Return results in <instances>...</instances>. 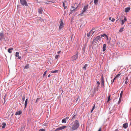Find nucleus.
Masks as SVG:
<instances>
[{
	"instance_id": "15",
	"label": "nucleus",
	"mask_w": 131,
	"mask_h": 131,
	"mask_svg": "<svg viewBox=\"0 0 131 131\" xmlns=\"http://www.w3.org/2000/svg\"><path fill=\"white\" fill-rule=\"evenodd\" d=\"M130 9V7H127L125 8V12L126 13L128 12L129 11Z\"/></svg>"
},
{
	"instance_id": "44",
	"label": "nucleus",
	"mask_w": 131,
	"mask_h": 131,
	"mask_svg": "<svg viewBox=\"0 0 131 131\" xmlns=\"http://www.w3.org/2000/svg\"><path fill=\"white\" fill-rule=\"evenodd\" d=\"M79 97H78L77 98V99H75V100H76V103H77V102L78 101V100L79 99Z\"/></svg>"
},
{
	"instance_id": "59",
	"label": "nucleus",
	"mask_w": 131,
	"mask_h": 131,
	"mask_svg": "<svg viewBox=\"0 0 131 131\" xmlns=\"http://www.w3.org/2000/svg\"><path fill=\"white\" fill-rule=\"evenodd\" d=\"M110 42V41H107V43H108Z\"/></svg>"
},
{
	"instance_id": "12",
	"label": "nucleus",
	"mask_w": 131,
	"mask_h": 131,
	"mask_svg": "<svg viewBox=\"0 0 131 131\" xmlns=\"http://www.w3.org/2000/svg\"><path fill=\"white\" fill-rule=\"evenodd\" d=\"M101 39V37L100 36H97L94 40H93V41H95L96 40L97 41H100Z\"/></svg>"
},
{
	"instance_id": "39",
	"label": "nucleus",
	"mask_w": 131,
	"mask_h": 131,
	"mask_svg": "<svg viewBox=\"0 0 131 131\" xmlns=\"http://www.w3.org/2000/svg\"><path fill=\"white\" fill-rule=\"evenodd\" d=\"M121 98H120V97L119 99V101H118V104H119L120 103V102H121Z\"/></svg>"
},
{
	"instance_id": "31",
	"label": "nucleus",
	"mask_w": 131,
	"mask_h": 131,
	"mask_svg": "<svg viewBox=\"0 0 131 131\" xmlns=\"http://www.w3.org/2000/svg\"><path fill=\"white\" fill-rule=\"evenodd\" d=\"M110 96L111 95H110L108 96V100L107 101V103L110 100Z\"/></svg>"
},
{
	"instance_id": "34",
	"label": "nucleus",
	"mask_w": 131,
	"mask_h": 131,
	"mask_svg": "<svg viewBox=\"0 0 131 131\" xmlns=\"http://www.w3.org/2000/svg\"><path fill=\"white\" fill-rule=\"evenodd\" d=\"M123 91H122L121 93H120V98H122V95H123Z\"/></svg>"
},
{
	"instance_id": "4",
	"label": "nucleus",
	"mask_w": 131,
	"mask_h": 131,
	"mask_svg": "<svg viewBox=\"0 0 131 131\" xmlns=\"http://www.w3.org/2000/svg\"><path fill=\"white\" fill-rule=\"evenodd\" d=\"M20 2L21 5L23 6H28L27 2L26 0H20Z\"/></svg>"
},
{
	"instance_id": "56",
	"label": "nucleus",
	"mask_w": 131,
	"mask_h": 131,
	"mask_svg": "<svg viewBox=\"0 0 131 131\" xmlns=\"http://www.w3.org/2000/svg\"><path fill=\"white\" fill-rule=\"evenodd\" d=\"M98 131H101V128L99 129Z\"/></svg>"
},
{
	"instance_id": "47",
	"label": "nucleus",
	"mask_w": 131,
	"mask_h": 131,
	"mask_svg": "<svg viewBox=\"0 0 131 131\" xmlns=\"http://www.w3.org/2000/svg\"><path fill=\"white\" fill-rule=\"evenodd\" d=\"M39 99H37L36 101V102H38L39 101Z\"/></svg>"
},
{
	"instance_id": "57",
	"label": "nucleus",
	"mask_w": 131,
	"mask_h": 131,
	"mask_svg": "<svg viewBox=\"0 0 131 131\" xmlns=\"http://www.w3.org/2000/svg\"><path fill=\"white\" fill-rule=\"evenodd\" d=\"M109 20H111V17H110L109 18Z\"/></svg>"
},
{
	"instance_id": "23",
	"label": "nucleus",
	"mask_w": 131,
	"mask_h": 131,
	"mask_svg": "<svg viewBox=\"0 0 131 131\" xmlns=\"http://www.w3.org/2000/svg\"><path fill=\"white\" fill-rule=\"evenodd\" d=\"M121 73H119L114 78V79H116L117 78H118V77H119L121 75Z\"/></svg>"
},
{
	"instance_id": "16",
	"label": "nucleus",
	"mask_w": 131,
	"mask_h": 131,
	"mask_svg": "<svg viewBox=\"0 0 131 131\" xmlns=\"http://www.w3.org/2000/svg\"><path fill=\"white\" fill-rule=\"evenodd\" d=\"M77 7L75 8V9H72L71 8V12H70V14H72L73 12H74L75 10L77 9Z\"/></svg>"
},
{
	"instance_id": "35",
	"label": "nucleus",
	"mask_w": 131,
	"mask_h": 131,
	"mask_svg": "<svg viewBox=\"0 0 131 131\" xmlns=\"http://www.w3.org/2000/svg\"><path fill=\"white\" fill-rule=\"evenodd\" d=\"M96 92V91L95 90H94V91H93V93L92 95V96H93L94 95L95 93Z\"/></svg>"
},
{
	"instance_id": "22",
	"label": "nucleus",
	"mask_w": 131,
	"mask_h": 131,
	"mask_svg": "<svg viewBox=\"0 0 131 131\" xmlns=\"http://www.w3.org/2000/svg\"><path fill=\"white\" fill-rule=\"evenodd\" d=\"M2 124L3 125V126H2V128H5V126L6 125V124L5 123H2Z\"/></svg>"
},
{
	"instance_id": "5",
	"label": "nucleus",
	"mask_w": 131,
	"mask_h": 131,
	"mask_svg": "<svg viewBox=\"0 0 131 131\" xmlns=\"http://www.w3.org/2000/svg\"><path fill=\"white\" fill-rule=\"evenodd\" d=\"M5 37L3 32L0 33V40L2 41L5 40Z\"/></svg>"
},
{
	"instance_id": "28",
	"label": "nucleus",
	"mask_w": 131,
	"mask_h": 131,
	"mask_svg": "<svg viewBox=\"0 0 131 131\" xmlns=\"http://www.w3.org/2000/svg\"><path fill=\"white\" fill-rule=\"evenodd\" d=\"M58 70H56L54 71H52L51 72V73H57L58 72Z\"/></svg>"
},
{
	"instance_id": "20",
	"label": "nucleus",
	"mask_w": 131,
	"mask_h": 131,
	"mask_svg": "<svg viewBox=\"0 0 131 131\" xmlns=\"http://www.w3.org/2000/svg\"><path fill=\"white\" fill-rule=\"evenodd\" d=\"M6 96H7L6 94L5 95L4 97H3V99L4 100V102H3V103L4 104H5V102H6V100L5 99L6 98Z\"/></svg>"
},
{
	"instance_id": "46",
	"label": "nucleus",
	"mask_w": 131,
	"mask_h": 131,
	"mask_svg": "<svg viewBox=\"0 0 131 131\" xmlns=\"http://www.w3.org/2000/svg\"><path fill=\"white\" fill-rule=\"evenodd\" d=\"M69 117H66V118H64L67 121L69 119Z\"/></svg>"
},
{
	"instance_id": "7",
	"label": "nucleus",
	"mask_w": 131,
	"mask_h": 131,
	"mask_svg": "<svg viewBox=\"0 0 131 131\" xmlns=\"http://www.w3.org/2000/svg\"><path fill=\"white\" fill-rule=\"evenodd\" d=\"M66 126H61L57 128L56 129H55V131H58L60 130H62L65 128H66Z\"/></svg>"
},
{
	"instance_id": "9",
	"label": "nucleus",
	"mask_w": 131,
	"mask_h": 131,
	"mask_svg": "<svg viewBox=\"0 0 131 131\" xmlns=\"http://www.w3.org/2000/svg\"><path fill=\"white\" fill-rule=\"evenodd\" d=\"M64 23L62 21V20H61L60 21V25L59 27V29L60 30L64 26Z\"/></svg>"
},
{
	"instance_id": "45",
	"label": "nucleus",
	"mask_w": 131,
	"mask_h": 131,
	"mask_svg": "<svg viewBox=\"0 0 131 131\" xmlns=\"http://www.w3.org/2000/svg\"><path fill=\"white\" fill-rule=\"evenodd\" d=\"M115 20V19L114 18H113L111 20V21L112 22H114V21Z\"/></svg>"
},
{
	"instance_id": "58",
	"label": "nucleus",
	"mask_w": 131,
	"mask_h": 131,
	"mask_svg": "<svg viewBox=\"0 0 131 131\" xmlns=\"http://www.w3.org/2000/svg\"><path fill=\"white\" fill-rule=\"evenodd\" d=\"M99 85H98L97 86V90L98 88L99 87Z\"/></svg>"
},
{
	"instance_id": "13",
	"label": "nucleus",
	"mask_w": 131,
	"mask_h": 131,
	"mask_svg": "<svg viewBox=\"0 0 131 131\" xmlns=\"http://www.w3.org/2000/svg\"><path fill=\"white\" fill-rule=\"evenodd\" d=\"M19 53L18 52H16V54L15 55V56L17 57H18V59H20L21 58V57L20 56H19Z\"/></svg>"
},
{
	"instance_id": "18",
	"label": "nucleus",
	"mask_w": 131,
	"mask_h": 131,
	"mask_svg": "<svg viewBox=\"0 0 131 131\" xmlns=\"http://www.w3.org/2000/svg\"><path fill=\"white\" fill-rule=\"evenodd\" d=\"M22 112L21 111H19L18 112H17L16 113H15V115H19L21 114Z\"/></svg>"
},
{
	"instance_id": "21",
	"label": "nucleus",
	"mask_w": 131,
	"mask_h": 131,
	"mask_svg": "<svg viewBox=\"0 0 131 131\" xmlns=\"http://www.w3.org/2000/svg\"><path fill=\"white\" fill-rule=\"evenodd\" d=\"M28 98H27V99H26V100L25 101V107H26L27 106V101H28Z\"/></svg>"
},
{
	"instance_id": "43",
	"label": "nucleus",
	"mask_w": 131,
	"mask_h": 131,
	"mask_svg": "<svg viewBox=\"0 0 131 131\" xmlns=\"http://www.w3.org/2000/svg\"><path fill=\"white\" fill-rule=\"evenodd\" d=\"M76 117V115H73L72 117V119L75 118Z\"/></svg>"
},
{
	"instance_id": "1",
	"label": "nucleus",
	"mask_w": 131,
	"mask_h": 131,
	"mask_svg": "<svg viewBox=\"0 0 131 131\" xmlns=\"http://www.w3.org/2000/svg\"><path fill=\"white\" fill-rule=\"evenodd\" d=\"M71 127V131L77 129L79 127L80 124L78 120H76L72 123Z\"/></svg>"
},
{
	"instance_id": "2",
	"label": "nucleus",
	"mask_w": 131,
	"mask_h": 131,
	"mask_svg": "<svg viewBox=\"0 0 131 131\" xmlns=\"http://www.w3.org/2000/svg\"><path fill=\"white\" fill-rule=\"evenodd\" d=\"M121 17H122V18L121 17L119 19V21H121V25L122 26L124 24L125 22L127 21V19L126 18V17L125 16H122Z\"/></svg>"
},
{
	"instance_id": "3",
	"label": "nucleus",
	"mask_w": 131,
	"mask_h": 131,
	"mask_svg": "<svg viewBox=\"0 0 131 131\" xmlns=\"http://www.w3.org/2000/svg\"><path fill=\"white\" fill-rule=\"evenodd\" d=\"M96 31L95 30V29L93 28L90 31L87 33V36L88 37H89L91 34L92 35L95 32V33H96Z\"/></svg>"
},
{
	"instance_id": "36",
	"label": "nucleus",
	"mask_w": 131,
	"mask_h": 131,
	"mask_svg": "<svg viewBox=\"0 0 131 131\" xmlns=\"http://www.w3.org/2000/svg\"><path fill=\"white\" fill-rule=\"evenodd\" d=\"M106 36H107V35H106V34H104L102 35H101V37H106Z\"/></svg>"
},
{
	"instance_id": "10",
	"label": "nucleus",
	"mask_w": 131,
	"mask_h": 131,
	"mask_svg": "<svg viewBox=\"0 0 131 131\" xmlns=\"http://www.w3.org/2000/svg\"><path fill=\"white\" fill-rule=\"evenodd\" d=\"M101 84L102 85V86H104V78L103 75H102L101 77Z\"/></svg>"
},
{
	"instance_id": "26",
	"label": "nucleus",
	"mask_w": 131,
	"mask_h": 131,
	"mask_svg": "<svg viewBox=\"0 0 131 131\" xmlns=\"http://www.w3.org/2000/svg\"><path fill=\"white\" fill-rule=\"evenodd\" d=\"M42 11V10L41 9H39L38 10V12L39 14H41Z\"/></svg>"
},
{
	"instance_id": "6",
	"label": "nucleus",
	"mask_w": 131,
	"mask_h": 131,
	"mask_svg": "<svg viewBox=\"0 0 131 131\" xmlns=\"http://www.w3.org/2000/svg\"><path fill=\"white\" fill-rule=\"evenodd\" d=\"M88 5H86L84 6V8L82 11V13L80 14V15H81L84 13V12L86 11V10L88 9Z\"/></svg>"
},
{
	"instance_id": "19",
	"label": "nucleus",
	"mask_w": 131,
	"mask_h": 131,
	"mask_svg": "<svg viewBox=\"0 0 131 131\" xmlns=\"http://www.w3.org/2000/svg\"><path fill=\"white\" fill-rule=\"evenodd\" d=\"M13 49L12 48H9L8 50V52L10 53H11L12 52V50Z\"/></svg>"
},
{
	"instance_id": "11",
	"label": "nucleus",
	"mask_w": 131,
	"mask_h": 131,
	"mask_svg": "<svg viewBox=\"0 0 131 131\" xmlns=\"http://www.w3.org/2000/svg\"><path fill=\"white\" fill-rule=\"evenodd\" d=\"M53 2H54L53 1H51V0H49L47 1L46 2H44V3H45L46 4H49L53 3Z\"/></svg>"
},
{
	"instance_id": "53",
	"label": "nucleus",
	"mask_w": 131,
	"mask_h": 131,
	"mask_svg": "<svg viewBox=\"0 0 131 131\" xmlns=\"http://www.w3.org/2000/svg\"><path fill=\"white\" fill-rule=\"evenodd\" d=\"M64 9H66L67 8V6H64Z\"/></svg>"
},
{
	"instance_id": "14",
	"label": "nucleus",
	"mask_w": 131,
	"mask_h": 131,
	"mask_svg": "<svg viewBox=\"0 0 131 131\" xmlns=\"http://www.w3.org/2000/svg\"><path fill=\"white\" fill-rule=\"evenodd\" d=\"M106 44H103V51H104L106 50Z\"/></svg>"
},
{
	"instance_id": "38",
	"label": "nucleus",
	"mask_w": 131,
	"mask_h": 131,
	"mask_svg": "<svg viewBox=\"0 0 131 131\" xmlns=\"http://www.w3.org/2000/svg\"><path fill=\"white\" fill-rule=\"evenodd\" d=\"M59 54H58L57 55H56L55 56V58L56 59H57L58 57H59Z\"/></svg>"
},
{
	"instance_id": "51",
	"label": "nucleus",
	"mask_w": 131,
	"mask_h": 131,
	"mask_svg": "<svg viewBox=\"0 0 131 131\" xmlns=\"http://www.w3.org/2000/svg\"><path fill=\"white\" fill-rule=\"evenodd\" d=\"M105 37L107 38V39L108 40V36L107 35Z\"/></svg>"
},
{
	"instance_id": "33",
	"label": "nucleus",
	"mask_w": 131,
	"mask_h": 131,
	"mask_svg": "<svg viewBox=\"0 0 131 131\" xmlns=\"http://www.w3.org/2000/svg\"><path fill=\"white\" fill-rule=\"evenodd\" d=\"M29 67V66L28 64H27L25 67V69H27Z\"/></svg>"
},
{
	"instance_id": "54",
	"label": "nucleus",
	"mask_w": 131,
	"mask_h": 131,
	"mask_svg": "<svg viewBox=\"0 0 131 131\" xmlns=\"http://www.w3.org/2000/svg\"><path fill=\"white\" fill-rule=\"evenodd\" d=\"M118 131V129H116L114 131Z\"/></svg>"
},
{
	"instance_id": "48",
	"label": "nucleus",
	"mask_w": 131,
	"mask_h": 131,
	"mask_svg": "<svg viewBox=\"0 0 131 131\" xmlns=\"http://www.w3.org/2000/svg\"><path fill=\"white\" fill-rule=\"evenodd\" d=\"M115 79H114H114L113 80H112V83H113L114 82V80Z\"/></svg>"
},
{
	"instance_id": "50",
	"label": "nucleus",
	"mask_w": 131,
	"mask_h": 131,
	"mask_svg": "<svg viewBox=\"0 0 131 131\" xmlns=\"http://www.w3.org/2000/svg\"><path fill=\"white\" fill-rule=\"evenodd\" d=\"M97 83L98 85H99L100 84V83L99 82V81H97Z\"/></svg>"
},
{
	"instance_id": "32",
	"label": "nucleus",
	"mask_w": 131,
	"mask_h": 131,
	"mask_svg": "<svg viewBox=\"0 0 131 131\" xmlns=\"http://www.w3.org/2000/svg\"><path fill=\"white\" fill-rule=\"evenodd\" d=\"M98 2V0H94V3L95 5H96Z\"/></svg>"
},
{
	"instance_id": "55",
	"label": "nucleus",
	"mask_w": 131,
	"mask_h": 131,
	"mask_svg": "<svg viewBox=\"0 0 131 131\" xmlns=\"http://www.w3.org/2000/svg\"><path fill=\"white\" fill-rule=\"evenodd\" d=\"M50 76H51L50 74H49V75H48V77H50Z\"/></svg>"
},
{
	"instance_id": "24",
	"label": "nucleus",
	"mask_w": 131,
	"mask_h": 131,
	"mask_svg": "<svg viewBox=\"0 0 131 131\" xmlns=\"http://www.w3.org/2000/svg\"><path fill=\"white\" fill-rule=\"evenodd\" d=\"M66 122L67 121L65 119V118L63 119L62 121V123H66Z\"/></svg>"
},
{
	"instance_id": "8",
	"label": "nucleus",
	"mask_w": 131,
	"mask_h": 131,
	"mask_svg": "<svg viewBox=\"0 0 131 131\" xmlns=\"http://www.w3.org/2000/svg\"><path fill=\"white\" fill-rule=\"evenodd\" d=\"M78 56L77 53L76 54L73 56L71 57V60L72 61L75 60L78 58Z\"/></svg>"
},
{
	"instance_id": "37",
	"label": "nucleus",
	"mask_w": 131,
	"mask_h": 131,
	"mask_svg": "<svg viewBox=\"0 0 131 131\" xmlns=\"http://www.w3.org/2000/svg\"><path fill=\"white\" fill-rule=\"evenodd\" d=\"M47 71L46 70L45 72H44V73L43 74V76H44L46 75V74L47 72Z\"/></svg>"
},
{
	"instance_id": "25",
	"label": "nucleus",
	"mask_w": 131,
	"mask_h": 131,
	"mask_svg": "<svg viewBox=\"0 0 131 131\" xmlns=\"http://www.w3.org/2000/svg\"><path fill=\"white\" fill-rule=\"evenodd\" d=\"M123 29L124 28L123 27H122L120 28L119 30V31L120 32H121L123 31Z\"/></svg>"
},
{
	"instance_id": "30",
	"label": "nucleus",
	"mask_w": 131,
	"mask_h": 131,
	"mask_svg": "<svg viewBox=\"0 0 131 131\" xmlns=\"http://www.w3.org/2000/svg\"><path fill=\"white\" fill-rule=\"evenodd\" d=\"M25 94H24V95L23 96V97L22 98V100L23 101H24L25 100Z\"/></svg>"
},
{
	"instance_id": "17",
	"label": "nucleus",
	"mask_w": 131,
	"mask_h": 131,
	"mask_svg": "<svg viewBox=\"0 0 131 131\" xmlns=\"http://www.w3.org/2000/svg\"><path fill=\"white\" fill-rule=\"evenodd\" d=\"M123 127L125 129L127 128L128 127V124L127 123L124 124H123Z\"/></svg>"
},
{
	"instance_id": "49",
	"label": "nucleus",
	"mask_w": 131,
	"mask_h": 131,
	"mask_svg": "<svg viewBox=\"0 0 131 131\" xmlns=\"http://www.w3.org/2000/svg\"><path fill=\"white\" fill-rule=\"evenodd\" d=\"M75 7H74V6H72L71 7V8L72 9H75Z\"/></svg>"
},
{
	"instance_id": "29",
	"label": "nucleus",
	"mask_w": 131,
	"mask_h": 131,
	"mask_svg": "<svg viewBox=\"0 0 131 131\" xmlns=\"http://www.w3.org/2000/svg\"><path fill=\"white\" fill-rule=\"evenodd\" d=\"M88 66V65L87 64H85L84 65V66L83 67V69L86 70V67Z\"/></svg>"
},
{
	"instance_id": "52",
	"label": "nucleus",
	"mask_w": 131,
	"mask_h": 131,
	"mask_svg": "<svg viewBox=\"0 0 131 131\" xmlns=\"http://www.w3.org/2000/svg\"><path fill=\"white\" fill-rule=\"evenodd\" d=\"M65 4L64 2H63V6L64 7L65 6Z\"/></svg>"
},
{
	"instance_id": "40",
	"label": "nucleus",
	"mask_w": 131,
	"mask_h": 131,
	"mask_svg": "<svg viewBox=\"0 0 131 131\" xmlns=\"http://www.w3.org/2000/svg\"><path fill=\"white\" fill-rule=\"evenodd\" d=\"M95 108V105L93 106V107L92 108V109L91 110V112H92V111H93V110Z\"/></svg>"
},
{
	"instance_id": "27",
	"label": "nucleus",
	"mask_w": 131,
	"mask_h": 131,
	"mask_svg": "<svg viewBox=\"0 0 131 131\" xmlns=\"http://www.w3.org/2000/svg\"><path fill=\"white\" fill-rule=\"evenodd\" d=\"M128 77H126L125 79V80H126V81H125V83L126 84H127V83L128 81Z\"/></svg>"
},
{
	"instance_id": "42",
	"label": "nucleus",
	"mask_w": 131,
	"mask_h": 131,
	"mask_svg": "<svg viewBox=\"0 0 131 131\" xmlns=\"http://www.w3.org/2000/svg\"><path fill=\"white\" fill-rule=\"evenodd\" d=\"M61 52V50H60L59 51H58L57 53L58 54H59Z\"/></svg>"
},
{
	"instance_id": "41",
	"label": "nucleus",
	"mask_w": 131,
	"mask_h": 131,
	"mask_svg": "<svg viewBox=\"0 0 131 131\" xmlns=\"http://www.w3.org/2000/svg\"><path fill=\"white\" fill-rule=\"evenodd\" d=\"M39 131H45V129H40Z\"/></svg>"
}]
</instances>
